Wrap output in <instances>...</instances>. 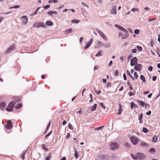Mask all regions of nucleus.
Listing matches in <instances>:
<instances>
[{"label":"nucleus","instance_id":"nucleus-59","mask_svg":"<svg viewBox=\"0 0 160 160\" xmlns=\"http://www.w3.org/2000/svg\"><path fill=\"white\" fill-rule=\"evenodd\" d=\"M4 17H0V23L3 20Z\"/></svg>","mask_w":160,"mask_h":160},{"label":"nucleus","instance_id":"nucleus-6","mask_svg":"<svg viewBox=\"0 0 160 160\" xmlns=\"http://www.w3.org/2000/svg\"><path fill=\"white\" fill-rule=\"evenodd\" d=\"M15 104L14 101L11 102L8 105V107L6 108V109L7 111L10 112L12 111V109Z\"/></svg>","mask_w":160,"mask_h":160},{"label":"nucleus","instance_id":"nucleus-43","mask_svg":"<svg viewBox=\"0 0 160 160\" xmlns=\"http://www.w3.org/2000/svg\"><path fill=\"white\" fill-rule=\"evenodd\" d=\"M50 4L46 6H43V8L47 9L48 8H50Z\"/></svg>","mask_w":160,"mask_h":160},{"label":"nucleus","instance_id":"nucleus-15","mask_svg":"<svg viewBox=\"0 0 160 160\" xmlns=\"http://www.w3.org/2000/svg\"><path fill=\"white\" fill-rule=\"evenodd\" d=\"M6 105V104L4 102H2L0 103V108L2 110H3L4 109Z\"/></svg>","mask_w":160,"mask_h":160},{"label":"nucleus","instance_id":"nucleus-47","mask_svg":"<svg viewBox=\"0 0 160 160\" xmlns=\"http://www.w3.org/2000/svg\"><path fill=\"white\" fill-rule=\"evenodd\" d=\"M137 48L138 50L140 51H141L142 49V47L140 46H137Z\"/></svg>","mask_w":160,"mask_h":160},{"label":"nucleus","instance_id":"nucleus-27","mask_svg":"<svg viewBox=\"0 0 160 160\" xmlns=\"http://www.w3.org/2000/svg\"><path fill=\"white\" fill-rule=\"evenodd\" d=\"M131 11L133 12H135L136 11L139 12V9L138 8H134L131 9Z\"/></svg>","mask_w":160,"mask_h":160},{"label":"nucleus","instance_id":"nucleus-38","mask_svg":"<svg viewBox=\"0 0 160 160\" xmlns=\"http://www.w3.org/2000/svg\"><path fill=\"white\" fill-rule=\"evenodd\" d=\"M142 131L144 133H147L148 132V130L147 128L144 127L142 128Z\"/></svg>","mask_w":160,"mask_h":160},{"label":"nucleus","instance_id":"nucleus-57","mask_svg":"<svg viewBox=\"0 0 160 160\" xmlns=\"http://www.w3.org/2000/svg\"><path fill=\"white\" fill-rule=\"evenodd\" d=\"M99 68V67L98 66H95L94 68V70H97Z\"/></svg>","mask_w":160,"mask_h":160},{"label":"nucleus","instance_id":"nucleus-18","mask_svg":"<svg viewBox=\"0 0 160 160\" xmlns=\"http://www.w3.org/2000/svg\"><path fill=\"white\" fill-rule=\"evenodd\" d=\"M105 48H108L111 47V43L109 42H106L104 45V46Z\"/></svg>","mask_w":160,"mask_h":160},{"label":"nucleus","instance_id":"nucleus-56","mask_svg":"<svg viewBox=\"0 0 160 160\" xmlns=\"http://www.w3.org/2000/svg\"><path fill=\"white\" fill-rule=\"evenodd\" d=\"M102 108H103L104 109H105V106L103 105L102 103L101 102L100 104Z\"/></svg>","mask_w":160,"mask_h":160},{"label":"nucleus","instance_id":"nucleus-33","mask_svg":"<svg viewBox=\"0 0 160 160\" xmlns=\"http://www.w3.org/2000/svg\"><path fill=\"white\" fill-rule=\"evenodd\" d=\"M71 22L74 23H78L80 22V21L78 20H72Z\"/></svg>","mask_w":160,"mask_h":160},{"label":"nucleus","instance_id":"nucleus-3","mask_svg":"<svg viewBox=\"0 0 160 160\" xmlns=\"http://www.w3.org/2000/svg\"><path fill=\"white\" fill-rule=\"evenodd\" d=\"M33 28H46V26L44 23L42 22H36L32 25Z\"/></svg>","mask_w":160,"mask_h":160},{"label":"nucleus","instance_id":"nucleus-25","mask_svg":"<svg viewBox=\"0 0 160 160\" xmlns=\"http://www.w3.org/2000/svg\"><path fill=\"white\" fill-rule=\"evenodd\" d=\"M27 151L26 150L23 151L22 153V158L24 160L25 158V155L26 153L27 152Z\"/></svg>","mask_w":160,"mask_h":160},{"label":"nucleus","instance_id":"nucleus-12","mask_svg":"<svg viewBox=\"0 0 160 160\" xmlns=\"http://www.w3.org/2000/svg\"><path fill=\"white\" fill-rule=\"evenodd\" d=\"M12 127V122L10 120L7 122V123L5 126L6 128L7 129H10Z\"/></svg>","mask_w":160,"mask_h":160},{"label":"nucleus","instance_id":"nucleus-1","mask_svg":"<svg viewBox=\"0 0 160 160\" xmlns=\"http://www.w3.org/2000/svg\"><path fill=\"white\" fill-rule=\"evenodd\" d=\"M130 156L133 159L136 160H142L145 158V155L140 153H137L136 154H132Z\"/></svg>","mask_w":160,"mask_h":160},{"label":"nucleus","instance_id":"nucleus-35","mask_svg":"<svg viewBox=\"0 0 160 160\" xmlns=\"http://www.w3.org/2000/svg\"><path fill=\"white\" fill-rule=\"evenodd\" d=\"M68 127L71 130H72L74 129V128L73 126L72 125L69 123L68 124Z\"/></svg>","mask_w":160,"mask_h":160},{"label":"nucleus","instance_id":"nucleus-32","mask_svg":"<svg viewBox=\"0 0 160 160\" xmlns=\"http://www.w3.org/2000/svg\"><path fill=\"white\" fill-rule=\"evenodd\" d=\"M75 154L74 156L76 159H77L78 156V151L77 150L74 151Z\"/></svg>","mask_w":160,"mask_h":160},{"label":"nucleus","instance_id":"nucleus-44","mask_svg":"<svg viewBox=\"0 0 160 160\" xmlns=\"http://www.w3.org/2000/svg\"><path fill=\"white\" fill-rule=\"evenodd\" d=\"M155 149L154 148H152L149 150V152H150L153 153L154 152H155Z\"/></svg>","mask_w":160,"mask_h":160},{"label":"nucleus","instance_id":"nucleus-54","mask_svg":"<svg viewBox=\"0 0 160 160\" xmlns=\"http://www.w3.org/2000/svg\"><path fill=\"white\" fill-rule=\"evenodd\" d=\"M70 133H68L67 135L66 136V138L67 139H68L70 138Z\"/></svg>","mask_w":160,"mask_h":160},{"label":"nucleus","instance_id":"nucleus-41","mask_svg":"<svg viewBox=\"0 0 160 160\" xmlns=\"http://www.w3.org/2000/svg\"><path fill=\"white\" fill-rule=\"evenodd\" d=\"M103 126H101L100 127H99L95 129L96 130H101L103 127Z\"/></svg>","mask_w":160,"mask_h":160},{"label":"nucleus","instance_id":"nucleus-2","mask_svg":"<svg viewBox=\"0 0 160 160\" xmlns=\"http://www.w3.org/2000/svg\"><path fill=\"white\" fill-rule=\"evenodd\" d=\"M115 26L116 28H118L121 30L125 32L123 36L121 38L122 39H124L125 38H127L128 36V33L127 30L124 28L122 27L121 26H120L117 24H115Z\"/></svg>","mask_w":160,"mask_h":160},{"label":"nucleus","instance_id":"nucleus-13","mask_svg":"<svg viewBox=\"0 0 160 160\" xmlns=\"http://www.w3.org/2000/svg\"><path fill=\"white\" fill-rule=\"evenodd\" d=\"M92 42L93 38H92L88 42H87L86 43V45L84 48L86 49H88L90 46Z\"/></svg>","mask_w":160,"mask_h":160},{"label":"nucleus","instance_id":"nucleus-21","mask_svg":"<svg viewBox=\"0 0 160 160\" xmlns=\"http://www.w3.org/2000/svg\"><path fill=\"white\" fill-rule=\"evenodd\" d=\"M97 44L99 45V47L104 46V44L100 41H98Z\"/></svg>","mask_w":160,"mask_h":160},{"label":"nucleus","instance_id":"nucleus-51","mask_svg":"<svg viewBox=\"0 0 160 160\" xmlns=\"http://www.w3.org/2000/svg\"><path fill=\"white\" fill-rule=\"evenodd\" d=\"M134 105V103L133 102H131V108H133V106Z\"/></svg>","mask_w":160,"mask_h":160},{"label":"nucleus","instance_id":"nucleus-60","mask_svg":"<svg viewBox=\"0 0 160 160\" xmlns=\"http://www.w3.org/2000/svg\"><path fill=\"white\" fill-rule=\"evenodd\" d=\"M125 146L127 147H129L130 146L128 143L127 142H126L125 143Z\"/></svg>","mask_w":160,"mask_h":160},{"label":"nucleus","instance_id":"nucleus-30","mask_svg":"<svg viewBox=\"0 0 160 160\" xmlns=\"http://www.w3.org/2000/svg\"><path fill=\"white\" fill-rule=\"evenodd\" d=\"M102 51H99L96 55V57L101 56L102 55Z\"/></svg>","mask_w":160,"mask_h":160},{"label":"nucleus","instance_id":"nucleus-50","mask_svg":"<svg viewBox=\"0 0 160 160\" xmlns=\"http://www.w3.org/2000/svg\"><path fill=\"white\" fill-rule=\"evenodd\" d=\"M137 51V50L136 49H132V53H135Z\"/></svg>","mask_w":160,"mask_h":160},{"label":"nucleus","instance_id":"nucleus-45","mask_svg":"<svg viewBox=\"0 0 160 160\" xmlns=\"http://www.w3.org/2000/svg\"><path fill=\"white\" fill-rule=\"evenodd\" d=\"M40 8V7H38V8H37V9H36V10L35 12H34V13H33V14H32L31 15L32 16L33 15H34V14H37V12L38 11V10H39V9Z\"/></svg>","mask_w":160,"mask_h":160},{"label":"nucleus","instance_id":"nucleus-55","mask_svg":"<svg viewBox=\"0 0 160 160\" xmlns=\"http://www.w3.org/2000/svg\"><path fill=\"white\" fill-rule=\"evenodd\" d=\"M151 111H149L148 112L146 113V114L150 116L151 114Z\"/></svg>","mask_w":160,"mask_h":160},{"label":"nucleus","instance_id":"nucleus-24","mask_svg":"<svg viewBox=\"0 0 160 160\" xmlns=\"http://www.w3.org/2000/svg\"><path fill=\"white\" fill-rule=\"evenodd\" d=\"M140 146H141L148 147V144L144 142H142L141 143Z\"/></svg>","mask_w":160,"mask_h":160},{"label":"nucleus","instance_id":"nucleus-26","mask_svg":"<svg viewBox=\"0 0 160 160\" xmlns=\"http://www.w3.org/2000/svg\"><path fill=\"white\" fill-rule=\"evenodd\" d=\"M97 104H94L92 107L91 108V110L92 111H93L95 110L97 108Z\"/></svg>","mask_w":160,"mask_h":160},{"label":"nucleus","instance_id":"nucleus-29","mask_svg":"<svg viewBox=\"0 0 160 160\" xmlns=\"http://www.w3.org/2000/svg\"><path fill=\"white\" fill-rule=\"evenodd\" d=\"M158 138L156 136H155L152 138V141L153 142H155L157 141Z\"/></svg>","mask_w":160,"mask_h":160},{"label":"nucleus","instance_id":"nucleus-46","mask_svg":"<svg viewBox=\"0 0 160 160\" xmlns=\"http://www.w3.org/2000/svg\"><path fill=\"white\" fill-rule=\"evenodd\" d=\"M119 72L118 70H116L115 71V76H118V75Z\"/></svg>","mask_w":160,"mask_h":160},{"label":"nucleus","instance_id":"nucleus-4","mask_svg":"<svg viewBox=\"0 0 160 160\" xmlns=\"http://www.w3.org/2000/svg\"><path fill=\"white\" fill-rule=\"evenodd\" d=\"M96 30L99 33L100 36L103 40L106 41H108V38L105 34H104L102 32L100 31L98 29H97Z\"/></svg>","mask_w":160,"mask_h":160},{"label":"nucleus","instance_id":"nucleus-7","mask_svg":"<svg viewBox=\"0 0 160 160\" xmlns=\"http://www.w3.org/2000/svg\"><path fill=\"white\" fill-rule=\"evenodd\" d=\"M130 139L132 144L135 145H136L138 141V139L137 138L134 136L131 137Z\"/></svg>","mask_w":160,"mask_h":160},{"label":"nucleus","instance_id":"nucleus-48","mask_svg":"<svg viewBox=\"0 0 160 160\" xmlns=\"http://www.w3.org/2000/svg\"><path fill=\"white\" fill-rule=\"evenodd\" d=\"M51 133H52V131H51L50 132H49L46 135H45V137L46 138H47L51 134Z\"/></svg>","mask_w":160,"mask_h":160},{"label":"nucleus","instance_id":"nucleus-34","mask_svg":"<svg viewBox=\"0 0 160 160\" xmlns=\"http://www.w3.org/2000/svg\"><path fill=\"white\" fill-rule=\"evenodd\" d=\"M22 106V105L21 104H19L16 105L15 107V108L16 109H19Z\"/></svg>","mask_w":160,"mask_h":160},{"label":"nucleus","instance_id":"nucleus-19","mask_svg":"<svg viewBox=\"0 0 160 160\" xmlns=\"http://www.w3.org/2000/svg\"><path fill=\"white\" fill-rule=\"evenodd\" d=\"M72 32V28H69L67 29L65 31V33L66 34H69Z\"/></svg>","mask_w":160,"mask_h":160},{"label":"nucleus","instance_id":"nucleus-64","mask_svg":"<svg viewBox=\"0 0 160 160\" xmlns=\"http://www.w3.org/2000/svg\"><path fill=\"white\" fill-rule=\"evenodd\" d=\"M158 40L160 43V35L158 34Z\"/></svg>","mask_w":160,"mask_h":160},{"label":"nucleus","instance_id":"nucleus-28","mask_svg":"<svg viewBox=\"0 0 160 160\" xmlns=\"http://www.w3.org/2000/svg\"><path fill=\"white\" fill-rule=\"evenodd\" d=\"M20 7V5H16L14 6L13 7H10V8H9L12 9V8H14L15 9H17V8H19Z\"/></svg>","mask_w":160,"mask_h":160},{"label":"nucleus","instance_id":"nucleus-37","mask_svg":"<svg viewBox=\"0 0 160 160\" xmlns=\"http://www.w3.org/2000/svg\"><path fill=\"white\" fill-rule=\"evenodd\" d=\"M43 148L46 151H48V148H47V146L46 145L43 144L42 145Z\"/></svg>","mask_w":160,"mask_h":160},{"label":"nucleus","instance_id":"nucleus-16","mask_svg":"<svg viewBox=\"0 0 160 160\" xmlns=\"http://www.w3.org/2000/svg\"><path fill=\"white\" fill-rule=\"evenodd\" d=\"M142 117L143 114L142 113H141L138 116V119L139 121V122L140 123H142L143 122V120L142 119Z\"/></svg>","mask_w":160,"mask_h":160},{"label":"nucleus","instance_id":"nucleus-31","mask_svg":"<svg viewBox=\"0 0 160 160\" xmlns=\"http://www.w3.org/2000/svg\"><path fill=\"white\" fill-rule=\"evenodd\" d=\"M119 108L118 110V114H120L121 113V111H122V109L121 107V105L120 104H119Z\"/></svg>","mask_w":160,"mask_h":160},{"label":"nucleus","instance_id":"nucleus-58","mask_svg":"<svg viewBox=\"0 0 160 160\" xmlns=\"http://www.w3.org/2000/svg\"><path fill=\"white\" fill-rule=\"evenodd\" d=\"M124 35V34L123 35L121 33V32H120L119 33V36L120 37H121V38Z\"/></svg>","mask_w":160,"mask_h":160},{"label":"nucleus","instance_id":"nucleus-11","mask_svg":"<svg viewBox=\"0 0 160 160\" xmlns=\"http://www.w3.org/2000/svg\"><path fill=\"white\" fill-rule=\"evenodd\" d=\"M135 66L134 68L136 71H141L142 67V65L141 64L137 63Z\"/></svg>","mask_w":160,"mask_h":160},{"label":"nucleus","instance_id":"nucleus-22","mask_svg":"<svg viewBox=\"0 0 160 160\" xmlns=\"http://www.w3.org/2000/svg\"><path fill=\"white\" fill-rule=\"evenodd\" d=\"M46 24L48 26H52L53 25V23L52 22L48 21L46 22Z\"/></svg>","mask_w":160,"mask_h":160},{"label":"nucleus","instance_id":"nucleus-62","mask_svg":"<svg viewBox=\"0 0 160 160\" xmlns=\"http://www.w3.org/2000/svg\"><path fill=\"white\" fill-rule=\"evenodd\" d=\"M112 64V61H110V62H109V64H108V66L109 67H110L111 66V65Z\"/></svg>","mask_w":160,"mask_h":160},{"label":"nucleus","instance_id":"nucleus-14","mask_svg":"<svg viewBox=\"0 0 160 160\" xmlns=\"http://www.w3.org/2000/svg\"><path fill=\"white\" fill-rule=\"evenodd\" d=\"M116 9V6H114L113 8L110 10V13L112 15H115L117 13Z\"/></svg>","mask_w":160,"mask_h":160},{"label":"nucleus","instance_id":"nucleus-23","mask_svg":"<svg viewBox=\"0 0 160 160\" xmlns=\"http://www.w3.org/2000/svg\"><path fill=\"white\" fill-rule=\"evenodd\" d=\"M140 79L142 80L143 82H146V79L144 76L143 75H141L140 77Z\"/></svg>","mask_w":160,"mask_h":160},{"label":"nucleus","instance_id":"nucleus-39","mask_svg":"<svg viewBox=\"0 0 160 160\" xmlns=\"http://www.w3.org/2000/svg\"><path fill=\"white\" fill-rule=\"evenodd\" d=\"M140 30L138 29H136L134 30V32L136 34H139L140 32Z\"/></svg>","mask_w":160,"mask_h":160},{"label":"nucleus","instance_id":"nucleus-5","mask_svg":"<svg viewBox=\"0 0 160 160\" xmlns=\"http://www.w3.org/2000/svg\"><path fill=\"white\" fill-rule=\"evenodd\" d=\"M16 48L15 45L13 44L8 48L5 52V54H7L11 53L13 50Z\"/></svg>","mask_w":160,"mask_h":160},{"label":"nucleus","instance_id":"nucleus-20","mask_svg":"<svg viewBox=\"0 0 160 160\" xmlns=\"http://www.w3.org/2000/svg\"><path fill=\"white\" fill-rule=\"evenodd\" d=\"M48 14L49 15H52V14H57L58 12L55 11H49L48 12Z\"/></svg>","mask_w":160,"mask_h":160},{"label":"nucleus","instance_id":"nucleus-8","mask_svg":"<svg viewBox=\"0 0 160 160\" xmlns=\"http://www.w3.org/2000/svg\"><path fill=\"white\" fill-rule=\"evenodd\" d=\"M118 144L116 143H112L110 144L109 147L111 150H114L118 149Z\"/></svg>","mask_w":160,"mask_h":160},{"label":"nucleus","instance_id":"nucleus-40","mask_svg":"<svg viewBox=\"0 0 160 160\" xmlns=\"http://www.w3.org/2000/svg\"><path fill=\"white\" fill-rule=\"evenodd\" d=\"M134 76L135 78L136 79H137L138 78V76L137 75V72H134Z\"/></svg>","mask_w":160,"mask_h":160},{"label":"nucleus","instance_id":"nucleus-42","mask_svg":"<svg viewBox=\"0 0 160 160\" xmlns=\"http://www.w3.org/2000/svg\"><path fill=\"white\" fill-rule=\"evenodd\" d=\"M117 157V155L115 154H112L111 156V158H112L115 159Z\"/></svg>","mask_w":160,"mask_h":160},{"label":"nucleus","instance_id":"nucleus-9","mask_svg":"<svg viewBox=\"0 0 160 160\" xmlns=\"http://www.w3.org/2000/svg\"><path fill=\"white\" fill-rule=\"evenodd\" d=\"M138 59L135 57L131 60L130 65L132 66L135 65L137 63Z\"/></svg>","mask_w":160,"mask_h":160},{"label":"nucleus","instance_id":"nucleus-53","mask_svg":"<svg viewBox=\"0 0 160 160\" xmlns=\"http://www.w3.org/2000/svg\"><path fill=\"white\" fill-rule=\"evenodd\" d=\"M153 68L152 66H150L148 68V70L150 71H151L152 70Z\"/></svg>","mask_w":160,"mask_h":160},{"label":"nucleus","instance_id":"nucleus-17","mask_svg":"<svg viewBox=\"0 0 160 160\" xmlns=\"http://www.w3.org/2000/svg\"><path fill=\"white\" fill-rule=\"evenodd\" d=\"M137 101L139 103L140 105L142 107H143L145 105V103L144 102L140 100H137Z\"/></svg>","mask_w":160,"mask_h":160},{"label":"nucleus","instance_id":"nucleus-61","mask_svg":"<svg viewBox=\"0 0 160 160\" xmlns=\"http://www.w3.org/2000/svg\"><path fill=\"white\" fill-rule=\"evenodd\" d=\"M135 94L133 92H129V95L130 96H133V95H134Z\"/></svg>","mask_w":160,"mask_h":160},{"label":"nucleus","instance_id":"nucleus-10","mask_svg":"<svg viewBox=\"0 0 160 160\" xmlns=\"http://www.w3.org/2000/svg\"><path fill=\"white\" fill-rule=\"evenodd\" d=\"M21 18L22 19L23 24L25 25H26L28 22V18L27 16H23L21 17Z\"/></svg>","mask_w":160,"mask_h":160},{"label":"nucleus","instance_id":"nucleus-49","mask_svg":"<svg viewBox=\"0 0 160 160\" xmlns=\"http://www.w3.org/2000/svg\"><path fill=\"white\" fill-rule=\"evenodd\" d=\"M50 124H51V122H49V123L48 124L47 126V128L46 130V132L48 130V128L50 126Z\"/></svg>","mask_w":160,"mask_h":160},{"label":"nucleus","instance_id":"nucleus-63","mask_svg":"<svg viewBox=\"0 0 160 160\" xmlns=\"http://www.w3.org/2000/svg\"><path fill=\"white\" fill-rule=\"evenodd\" d=\"M51 157L50 156H48L46 158V160H50Z\"/></svg>","mask_w":160,"mask_h":160},{"label":"nucleus","instance_id":"nucleus-52","mask_svg":"<svg viewBox=\"0 0 160 160\" xmlns=\"http://www.w3.org/2000/svg\"><path fill=\"white\" fill-rule=\"evenodd\" d=\"M157 77L156 76H153L152 78V79L153 81H155L156 80Z\"/></svg>","mask_w":160,"mask_h":160},{"label":"nucleus","instance_id":"nucleus-36","mask_svg":"<svg viewBox=\"0 0 160 160\" xmlns=\"http://www.w3.org/2000/svg\"><path fill=\"white\" fill-rule=\"evenodd\" d=\"M127 72L128 75L133 80H134V78L131 75L129 71L128 70H127Z\"/></svg>","mask_w":160,"mask_h":160}]
</instances>
